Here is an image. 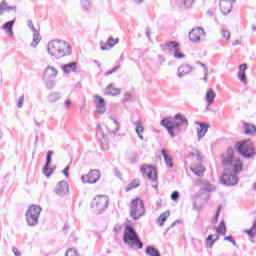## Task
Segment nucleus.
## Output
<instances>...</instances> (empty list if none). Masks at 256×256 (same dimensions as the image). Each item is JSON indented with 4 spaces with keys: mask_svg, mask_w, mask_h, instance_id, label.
Listing matches in <instances>:
<instances>
[{
    "mask_svg": "<svg viewBox=\"0 0 256 256\" xmlns=\"http://www.w3.org/2000/svg\"><path fill=\"white\" fill-rule=\"evenodd\" d=\"M245 233H247V235L253 239L256 235V219L253 221V225L250 229L245 230Z\"/></svg>",
    "mask_w": 256,
    "mask_h": 256,
    "instance_id": "37",
    "label": "nucleus"
},
{
    "mask_svg": "<svg viewBox=\"0 0 256 256\" xmlns=\"http://www.w3.org/2000/svg\"><path fill=\"white\" fill-rule=\"evenodd\" d=\"M120 66H115L114 68H112L111 70H109L108 72L105 73L106 77H109V75H113V73L119 71Z\"/></svg>",
    "mask_w": 256,
    "mask_h": 256,
    "instance_id": "52",
    "label": "nucleus"
},
{
    "mask_svg": "<svg viewBox=\"0 0 256 256\" xmlns=\"http://www.w3.org/2000/svg\"><path fill=\"white\" fill-rule=\"evenodd\" d=\"M33 33V43H31V47H37L39 45V42L41 41V34L37 31V29H34L32 31Z\"/></svg>",
    "mask_w": 256,
    "mask_h": 256,
    "instance_id": "34",
    "label": "nucleus"
},
{
    "mask_svg": "<svg viewBox=\"0 0 256 256\" xmlns=\"http://www.w3.org/2000/svg\"><path fill=\"white\" fill-rule=\"evenodd\" d=\"M107 207H109V198L105 195H99L91 202V208L95 211V213H97V215L105 213Z\"/></svg>",
    "mask_w": 256,
    "mask_h": 256,
    "instance_id": "6",
    "label": "nucleus"
},
{
    "mask_svg": "<svg viewBox=\"0 0 256 256\" xmlns=\"http://www.w3.org/2000/svg\"><path fill=\"white\" fill-rule=\"evenodd\" d=\"M219 236L216 237V239L213 240V235L210 234L208 235L207 239H206V243L208 245V247L213 248V245H215V243L218 241Z\"/></svg>",
    "mask_w": 256,
    "mask_h": 256,
    "instance_id": "44",
    "label": "nucleus"
},
{
    "mask_svg": "<svg viewBox=\"0 0 256 256\" xmlns=\"http://www.w3.org/2000/svg\"><path fill=\"white\" fill-rule=\"evenodd\" d=\"M92 3L89 0H81V7L83 11H91Z\"/></svg>",
    "mask_w": 256,
    "mask_h": 256,
    "instance_id": "42",
    "label": "nucleus"
},
{
    "mask_svg": "<svg viewBox=\"0 0 256 256\" xmlns=\"http://www.w3.org/2000/svg\"><path fill=\"white\" fill-rule=\"evenodd\" d=\"M201 35H205V30L201 27H196L189 32L188 39L191 43H200Z\"/></svg>",
    "mask_w": 256,
    "mask_h": 256,
    "instance_id": "13",
    "label": "nucleus"
},
{
    "mask_svg": "<svg viewBox=\"0 0 256 256\" xmlns=\"http://www.w3.org/2000/svg\"><path fill=\"white\" fill-rule=\"evenodd\" d=\"M94 99L97 103L96 113H98V115H104L105 111H107L105 108V99L99 95H94Z\"/></svg>",
    "mask_w": 256,
    "mask_h": 256,
    "instance_id": "14",
    "label": "nucleus"
},
{
    "mask_svg": "<svg viewBox=\"0 0 256 256\" xmlns=\"http://www.w3.org/2000/svg\"><path fill=\"white\" fill-rule=\"evenodd\" d=\"M204 183L205 182L201 179H197V180L194 181V185H196V187H201V186L204 185Z\"/></svg>",
    "mask_w": 256,
    "mask_h": 256,
    "instance_id": "56",
    "label": "nucleus"
},
{
    "mask_svg": "<svg viewBox=\"0 0 256 256\" xmlns=\"http://www.w3.org/2000/svg\"><path fill=\"white\" fill-rule=\"evenodd\" d=\"M196 65H200V67H202L206 72L209 71V69H207V65L203 64L201 61H197Z\"/></svg>",
    "mask_w": 256,
    "mask_h": 256,
    "instance_id": "58",
    "label": "nucleus"
},
{
    "mask_svg": "<svg viewBox=\"0 0 256 256\" xmlns=\"http://www.w3.org/2000/svg\"><path fill=\"white\" fill-rule=\"evenodd\" d=\"M57 73V69H55L54 67L47 66L45 69V76H48L49 79H55V77H57Z\"/></svg>",
    "mask_w": 256,
    "mask_h": 256,
    "instance_id": "32",
    "label": "nucleus"
},
{
    "mask_svg": "<svg viewBox=\"0 0 256 256\" xmlns=\"http://www.w3.org/2000/svg\"><path fill=\"white\" fill-rule=\"evenodd\" d=\"M221 213V206H218L216 214L214 216V220L212 221L213 223H217V221H219V215Z\"/></svg>",
    "mask_w": 256,
    "mask_h": 256,
    "instance_id": "53",
    "label": "nucleus"
},
{
    "mask_svg": "<svg viewBox=\"0 0 256 256\" xmlns=\"http://www.w3.org/2000/svg\"><path fill=\"white\" fill-rule=\"evenodd\" d=\"M235 147L239 155H241L245 159H255L256 150L253 147L251 140H244L242 142H238Z\"/></svg>",
    "mask_w": 256,
    "mask_h": 256,
    "instance_id": "4",
    "label": "nucleus"
},
{
    "mask_svg": "<svg viewBox=\"0 0 256 256\" xmlns=\"http://www.w3.org/2000/svg\"><path fill=\"white\" fill-rule=\"evenodd\" d=\"M220 182L226 187H233V185H237V183H239V178H237V176L232 172L224 171L220 177Z\"/></svg>",
    "mask_w": 256,
    "mask_h": 256,
    "instance_id": "8",
    "label": "nucleus"
},
{
    "mask_svg": "<svg viewBox=\"0 0 256 256\" xmlns=\"http://www.w3.org/2000/svg\"><path fill=\"white\" fill-rule=\"evenodd\" d=\"M209 76V71H204V77H203V81L205 82V83H207V77Z\"/></svg>",
    "mask_w": 256,
    "mask_h": 256,
    "instance_id": "62",
    "label": "nucleus"
},
{
    "mask_svg": "<svg viewBox=\"0 0 256 256\" xmlns=\"http://www.w3.org/2000/svg\"><path fill=\"white\" fill-rule=\"evenodd\" d=\"M145 215V203L141 198H135L130 202V217L132 219H141Z\"/></svg>",
    "mask_w": 256,
    "mask_h": 256,
    "instance_id": "5",
    "label": "nucleus"
},
{
    "mask_svg": "<svg viewBox=\"0 0 256 256\" xmlns=\"http://www.w3.org/2000/svg\"><path fill=\"white\" fill-rule=\"evenodd\" d=\"M133 98V95L130 93V92H127L125 95H124V98L122 100V103H127L129 101H131V99Z\"/></svg>",
    "mask_w": 256,
    "mask_h": 256,
    "instance_id": "49",
    "label": "nucleus"
},
{
    "mask_svg": "<svg viewBox=\"0 0 256 256\" xmlns=\"http://www.w3.org/2000/svg\"><path fill=\"white\" fill-rule=\"evenodd\" d=\"M146 37L151 39V30L149 28L146 29Z\"/></svg>",
    "mask_w": 256,
    "mask_h": 256,
    "instance_id": "64",
    "label": "nucleus"
},
{
    "mask_svg": "<svg viewBox=\"0 0 256 256\" xmlns=\"http://www.w3.org/2000/svg\"><path fill=\"white\" fill-rule=\"evenodd\" d=\"M54 192L58 197H65V195H69V183L65 180L58 182Z\"/></svg>",
    "mask_w": 256,
    "mask_h": 256,
    "instance_id": "12",
    "label": "nucleus"
},
{
    "mask_svg": "<svg viewBox=\"0 0 256 256\" xmlns=\"http://www.w3.org/2000/svg\"><path fill=\"white\" fill-rule=\"evenodd\" d=\"M146 255H149V256H159L160 252L159 250L155 249V247L153 246H148L146 248Z\"/></svg>",
    "mask_w": 256,
    "mask_h": 256,
    "instance_id": "40",
    "label": "nucleus"
},
{
    "mask_svg": "<svg viewBox=\"0 0 256 256\" xmlns=\"http://www.w3.org/2000/svg\"><path fill=\"white\" fill-rule=\"evenodd\" d=\"M101 179V172L99 170H91L87 175H82L81 180L82 183H97V181Z\"/></svg>",
    "mask_w": 256,
    "mask_h": 256,
    "instance_id": "10",
    "label": "nucleus"
},
{
    "mask_svg": "<svg viewBox=\"0 0 256 256\" xmlns=\"http://www.w3.org/2000/svg\"><path fill=\"white\" fill-rule=\"evenodd\" d=\"M23 103H25V96L24 95H22L18 98L17 108L21 109L23 107Z\"/></svg>",
    "mask_w": 256,
    "mask_h": 256,
    "instance_id": "48",
    "label": "nucleus"
},
{
    "mask_svg": "<svg viewBox=\"0 0 256 256\" xmlns=\"http://www.w3.org/2000/svg\"><path fill=\"white\" fill-rule=\"evenodd\" d=\"M140 171L144 177L150 179L153 183L157 182V169L151 165H142Z\"/></svg>",
    "mask_w": 256,
    "mask_h": 256,
    "instance_id": "9",
    "label": "nucleus"
},
{
    "mask_svg": "<svg viewBox=\"0 0 256 256\" xmlns=\"http://www.w3.org/2000/svg\"><path fill=\"white\" fill-rule=\"evenodd\" d=\"M59 99H61V94H59V92H52L48 96V101L50 103H57Z\"/></svg>",
    "mask_w": 256,
    "mask_h": 256,
    "instance_id": "35",
    "label": "nucleus"
},
{
    "mask_svg": "<svg viewBox=\"0 0 256 256\" xmlns=\"http://www.w3.org/2000/svg\"><path fill=\"white\" fill-rule=\"evenodd\" d=\"M60 67L66 75H69V73H77V62L63 64Z\"/></svg>",
    "mask_w": 256,
    "mask_h": 256,
    "instance_id": "18",
    "label": "nucleus"
},
{
    "mask_svg": "<svg viewBox=\"0 0 256 256\" xmlns=\"http://www.w3.org/2000/svg\"><path fill=\"white\" fill-rule=\"evenodd\" d=\"M160 125L167 129L170 137H177V134H175V131H173V121L168 120L167 118H163L160 122Z\"/></svg>",
    "mask_w": 256,
    "mask_h": 256,
    "instance_id": "16",
    "label": "nucleus"
},
{
    "mask_svg": "<svg viewBox=\"0 0 256 256\" xmlns=\"http://www.w3.org/2000/svg\"><path fill=\"white\" fill-rule=\"evenodd\" d=\"M217 233L220 235H225L227 233V226H225V221H221L219 227L216 229Z\"/></svg>",
    "mask_w": 256,
    "mask_h": 256,
    "instance_id": "41",
    "label": "nucleus"
},
{
    "mask_svg": "<svg viewBox=\"0 0 256 256\" xmlns=\"http://www.w3.org/2000/svg\"><path fill=\"white\" fill-rule=\"evenodd\" d=\"M196 125L200 126L199 128H197V135H198L199 141H201V139H203V137L207 135V132L209 131V126L201 122H196Z\"/></svg>",
    "mask_w": 256,
    "mask_h": 256,
    "instance_id": "19",
    "label": "nucleus"
},
{
    "mask_svg": "<svg viewBox=\"0 0 256 256\" xmlns=\"http://www.w3.org/2000/svg\"><path fill=\"white\" fill-rule=\"evenodd\" d=\"M247 69V64H241L239 66V73H238V79L242 82V83H247V74H245V71Z\"/></svg>",
    "mask_w": 256,
    "mask_h": 256,
    "instance_id": "27",
    "label": "nucleus"
},
{
    "mask_svg": "<svg viewBox=\"0 0 256 256\" xmlns=\"http://www.w3.org/2000/svg\"><path fill=\"white\" fill-rule=\"evenodd\" d=\"M41 211H42L41 206L32 204L28 207L26 213H28V215H32L34 217L39 218V215H41Z\"/></svg>",
    "mask_w": 256,
    "mask_h": 256,
    "instance_id": "22",
    "label": "nucleus"
},
{
    "mask_svg": "<svg viewBox=\"0 0 256 256\" xmlns=\"http://www.w3.org/2000/svg\"><path fill=\"white\" fill-rule=\"evenodd\" d=\"M111 41H115L113 37L108 38L107 42H100V47L102 51H109V49H112V47H115L117 43H119V39H116L114 43H111Z\"/></svg>",
    "mask_w": 256,
    "mask_h": 256,
    "instance_id": "21",
    "label": "nucleus"
},
{
    "mask_svg": "<svg viewBox=\"0 0 256 256\" xmlns=\"http://www.w3.org/2000/svg\"><path fill=\"white\" fill-rule=\"evenodd\" d=\"M222 165L224 171L237 175L240 171H243V162L239 158L233 157V149L228 148V156L223 158Z\"/></svg>",
    "mask_w": 256,
    "mask_h": 256,
    "instance_id": "2",
    "label": "nucleus"
},
{
    "mask_svg": "<svg viewBox=\"0 0 256 256\" xmlns=\"http://www.w3.org/2000/svg\"><path fill=\"white\" fill-rule=\"evenodd\" d=\"M69 169H70L69 166H67L66 168L63 169L62 173H63V175H65V177H69Z\"/></svg>",
    "mask_w": 256,
    "mask_h": 256,
    "instance_id": "59",
    "label": "nucleus"
},
{
    "mask_svg": "<svg viewBox=\"0 0 256 256\" xmlns=\"http://www.w3.org/2000/svg\"><path fill=\"white\" fill-rule=\"evenodd\" d=\"M133 125L135 127V132L138 135V138L143 141L144 138L141 135V133H145V127H143V122H141V120H138L136 122H133Z\"/></svg>",
    "mask_w": 256,
    "mask_h": 256,
    "instance_id": "25",
    "label": "nucleus"
},
{
    "mask_svg": "<svg viewBox=\"0 0 256 256\" xmlns=\"http://www.w3.org/2000/svg\"><path fill=\"white\" fill-rule=\"evenodd\" d=\"M47 51L51 57H56V59H61V57H68L73 53L71 45L65 40H52L47 45Z\"/></svg>",
    "mask_w": 256,
    "mask_h": 256,
    "instance_id": "1",
    "label": "nucleus"
},
{
    "mask_svg": "<svg viewBox=\"0 0 256 256\" xmlns=\"http://www.w3.org/2000/svg\"><path fill=\"white\" fill-rule=\"evenodd\" d=\"M191 71H193V67L191 65L183 64L178 67V77L183 79V77H185V75H189Z\"/></svg>",
    "mask_w": 256,
    "mask_h": 256,
    "instance_id": "20",
    "label": "nucleus"
},
{
    "mask_svg": "<svg viewBox=\"0 0 256 256\" xmlns=\"http://www.w3.org/2000/svg\"><path fill=\"white\" fill-rule=\"evenodd\" d=\"M177 199H179V191H174L171 194V200L172 201H177Z\"/></svg>",
    "mask_w": 256,
    "mask_h": 256,
    "instance_id": "54",
    "label": "nucleus"
},
{
    "mask_svg": "<svg viewBox=\"0 0 256 256\" xmlns=\"http://www.w3.org/2000/svg\"><path fill=\"white\" fill-rule=\"evenodd\" d=\"M224 241H229L231 243V241H233V236L232 235L226 236L224 238Z\"/></svg>",
    "mask_w": 256,
    "mask_h": 256,
    "instance_id": "63",
    "label": "nucleus"
},
{
    "mask_svg": "<svg viewBox=\"0 0 256 256\" xmlns=\"http://www.w3.org/2000/svg\"><path fill=\"white\" fill-rule=\"evenodd\" d=\"M46 87L47 89H53V87H55V79L49 78V80L46 81Z\"/></svg>",
    "mask_w": 256,
    "mask_h": 256,
    "instance_id": "46",
    "label": "nucleus"
},
{
    "mask_svg": "<svg viewBox=\"0 0 256 256\" xmlns=\"http://www.w3.org/2000/svg\"><path fill=\"white\" fill-rule=\"evenodd\" d=\"M65 256H79V254H77V251L74 249H68L65 253Z\"/></svg>",
    "mask_w": 256,
    "mask_h": 256,
    "instance_id": "51",
    "label": "nucleus"
},
{
    "mask_svg": "<svg viewBox=\"0 0 256 256\" xmlns=\"http://www.w3.org/2000/svg\"><path fill=\"white\" fill-rule=\"evenodd\" d=\"M13 25H15V19H13L12 21L6 22V23L2 26V29H4L5 31H7L8 33H13Z\"/></svg>",
    "mask_w": 256,
    "mask_h": 256,
    "instance_id": "38",
    "label": "nucleus"
},
{
    "mask_svg": "<svg viewBox=\"0 0 256 256\" xmlns=\"http://www.w3.org/2000/svg\"><path fill=\"white\" fill-rule=\"evenodd\" d=\"M174 57L175 59H185V54H183V52H180L179 48H176L174 50Z\"/></svg>",
    "mask_w": 256,
    "mask_h": 256,
    "instance_id": "45",
    "label": "nucleus"
},
{
    "mask_svg": "<svg viewBox=\"0 0 256 256\" xmlns=\"http://www.w3.org/2000/svg\"><path fill=\"white\" fill-rule=\"evenodd\" d=\"M3 11H14V13H17V6H7V1L2 0L0 3V15Z\"/></svg>",
    "mask_w": 256,
    "mask_h": 256,
    "instance_id": "31",
    "label": "nucleus"
},
{
    "mask_svg": "<svg viewBox=\"0 0 256 256\" xmlns=\"http://www.w3.org/2000/svg\"><path fill=\"white\" fill-rule=\"evenodd\" d=\"M193 3H195V0H177V5L180 6L181 9H191Z\"/></svg>",
    "mask_w": 256,
    "mask_h": 256,
    "instance_id": "30",
    "label": "nucleus"
},
{
    "mask_svg": "<svg viewBox=\"0 0 256 256\" xmlns=\"http://www.w3.org/2000/svg\"><path fill=\"white\" fill-rule=\"evenodd\" d=\"M217 97V94L215 93V90L212 88L208 89L206 92V103L209 107L210 105H213L215 103V98Z\"/></svg>",
    "mask_w": 256,
    "mask_h": 256,
    "instance_id": "26",
    "label": "nucleus"
},
{
    "mask_svg": "<svg viewBox=\"0 0 256 256\" xmlns=\"http://www.w3.org/2000/svg\"><path fill=\"white\" fill-rule=\"evenodd\" d=\"M139 185H141V183L139 182V180H133L132 182H130L127 187L125 188L126 193H129V191L133 190V189H137V187H139Z\"/></svg>",
    "mask_w": 256,
    "mask_h": 256,
    "instance_id": "36",
    "label": "nucleus"
},
{
    "mask_svg": "<svg viewBox=\"0 0 256 256\" xmlns=\"http://www.w3.org/2000/svg\"><path fill=\"white\" fill-rule=\"evenodd\" d=\"M190 171H192V173H194V175H196L197 177H203V175L205 174V166L201 164H194L190 168Z\"/></svg>",
    "mask_w": 256,
    "mask_h": 256,
    "instance_id": "24",
    "label": "nucleus"
},
{
    "mask_svg": "<svg viewBox=\"0 0 256 256\" xmlns=\"http://www.w3.org/2000/svg\"><path fill=\"white\" fill-rule=\"evenodd\" d=\"M161 154L164 157V161L166 163V167H169L170 169H173V158H171L169 156V154L167 153V150L162 149L161 150Z\"/></svg>",
    "mask_w": 256,
    "mask_h": 256,
    "instance_id": "29",
    "label": "nucleus"
},
{
    "mask_svg": "<svg viewBox=\"0 0 256 256\" xmlns=\"http://www.w3.org/2000/svg\"><path fill=\"white\" fill-rule=\"evenodd\" d=\"M194 247H196V251H201L203 249V242L201 240H195Z\"/></svg>",
    "mask_w": 256,
    "mask_h": 256,
    "instance_id": "47",
    "label": "nucleus"
},
{
    "mask_svg": "<svg viewBox=\"0 0 256 256\" xmlns=\"http://www.w3.org/2000/svg\"><path fill=\"white\" fill-rule=\"evenodd\" d=\"M174 120L180 121L176 123L175 121H172V131H174L177 137V135H179V131H181V127H189V120H187V118H185V116H183L181 113L175 114Z\"/></svg>",
    "mask_w": 256,
    "mask_h": 256,
    "instance_id": "7",
    "label": "nucleus"
},
{
    "mask_svg": "<svg viewBox=\"0 0 256 256\" xmlns=\"http://www.w3.org/2000/svg\"><path fill=\"white\" fill-rule=\"evenodd\" d=\"M123 241L125 245H128L130 249H142L143 242L139 239V235L135 231V228L131 225H127L123 234Z\"/></svg>",
    "mask_w": 256,
    "mask_h": 256,
    "instance_id": "3",
    "label": "nucleus"
},
{
    "mask_svg": "<svg viewBox=\"0 0 256 256\" xmlns=\"http://www.w3.org/2000/svg\"><path fill=\"white\" fill-rule=\"evenodd\" d=\"M160 47H161L163 53H167V51H169L171 53V52L175 51L176 48L179 47V43L176 41H168L164 45L160 44Z\"/></svg>",
    "mask_w": 256,
    "mask_h": 256,
    "instance_id": "17",
    "label": "nucleus"
},
{
    "mask_svg": "<svg viewBox=\"0 0 256 256\" xmlns=\"http://www.w3.org/2000/svg\"><path fill=\"white\" fill-rule=\"evenodd\" d=\"M219 8L223 15H229V12L233 9V3L227 0H220Z\"/></svg>",
    "mask_w": 256,
    "mask_h": 256,
    "instance_id": "15",
    "label": "nucleus"
},
{
    "mask_svg": "<svg viewBox=\"0 0 256 256\" xmlns=\"http://www.w3.org/2000/svg\"><path fill=\"white\" fill-rule=\"evenodd\" d=\"M221 33L226 41H229V39H231V32H229L228 30H222Z\"/></svg>",
    "mask_w": 256,
    "mask_h": 256,
    "instance_id": "50",
    "label": "nucleus"
},
{
    "mask_svg": "<svg viewBox=\"0 0 256 256\" xmlns=\"http://www.w3.org/2000/svg\"><path fill=\"white\" fill-rule=\"evenodd\" d=\"M12 252L15 256H21V252H19V250L15 246L12 247Z\"/></svg>",
    "mask_w": 256,
    "mask_h": 256,
    "instance_id": "57",
    "label": "nucleus"
},
{
    "mask_svg": "<svg viewBox=\"0 0 256 256\" xmlns=\"http://www.w3.org/2000/svg\"><path fill=\"white\" fill-rule=\"evenodd\" d=\"M196 155H197L198 161L201 163V161H203V156L201 155V153L199 151H196Z\"/></svg>",
    "mask_w": 256,
    "mask_h": 256,
    "instance_id": "61",
    "label": "nucleus"
},
{
    "mask_svg": "<svg viewBox=\"0 0 256 256\" xmlns=\"http://www.w3.org/2000/svg\"><path fill=\"white\" fill-rule=\"evenodd\" d=\"M106 95H111L112 97H117V95H121V89L115 88V84H109L105 89Z\"/></svg>",
    "mask_w": 256,
    "mask_h": 256,
    "instance_id": "23",
    "label": "nucleus"
},
{
    "mask_svg": "<svg viewBox=\"0 0 256 256\" xmlns=\"http://www.w3.org/2000/svg\"><path fill=\"white\" fill-rule=\"evenodd\" d=\"M54 154L55 152L53 150H50L47 152L46 164L44 165V168H43V173L45 177H51V175H53V172L55 171L54 168H51V161Z\"/></svg>",
    "mask_w": 256,
    "mask_h": 256,
    "instance_id": "11",
    "label": "nucleus"
},
{
    "mask_svg": "<svg viewBox=\"0 0 256 256\" xmlns=\"http://www.w3.org/2000/svg\"><path fill=\"white\" fill-rule=\"evenodd\" d=\"M130 163H137L139 161V156L136 154L129 158Z\"/></svg>",
    "mask_w": 256,
    "mask_h": 256,
    "instance_id": "55",
    "label": "nucleus"
},
{
    "mask_svg": "<svg viewBox=\"0 0 256 256\" xmlns=\"http://www.w3.org/2000/svg\"><path fill=\"white\" fill-rule=\"evenodd\" d=\"M167 217H169V211L162 213L158 217V225H160V227H163V225H165V221H167Z\"/></svg>",
    "mask_w": 256,
    "mask_h": 256,
    "instance_id": "39",
    "label": "nucleus"
},
{
    "mask_svg": "<svg viewBox=\"0 0 256 256\" xmlns=\"http://www.w3.org/2000/svg\"><path fill=\"white\" fill-rule=\"evenodd\" d=\"M26 216V221H27V225L29 227H35V225H37V223H39V218L37 216H33L32 214H25Z\"/></svg>",
    "mask_w": 256,
    "mask_h": 256,
    "instance_id": "28",
    "label": "nucleus"
},
{
    "mask_svg": "<svg viewBox=\"0 0 256 256\" xmlns=\"http://www.w3.org/2000/svg\"><path fill=\"white\" fill-rule=\"evenodd\" d=\"M202 187L203 191H206V193H211V191H215V185L209 182H204Z\"/></svg>",
    "mask_w": 256,
    "mask_h": 256,
    "instance_id": "43",
    "label": "nucleus"
},
{
    "mask_svg": "<svg viewBox=\"0 0 256 256\" xmlns=\"http://www.w3.org/2000/svg\"><path fill=\"white\" fill-rule=\"evenodd\" d=\"M28 27L32 30L36 29L35 26L33 25V21L32 20H28Z\"/></svg>",
    "mask_w": 256,
    "mask_h": 256,
    "instance_id": "60",
    "label": "nucleus"
},
{
    "mask_svg": "<svg viewBox=\"0 0 256 256\" xmlns=\"http://www.w3.org/2000/svg\"><path fill=\"white\" fill-rule=\"evenodd\" d=\"M256 133V127L253 124L244 123V134L245 135H253Z\"/></svg>",
    "mask_w": 256,
    "mask_h": 256,
    "instance_id": "33",
    "label": "nucleus"
}]
</instances>
